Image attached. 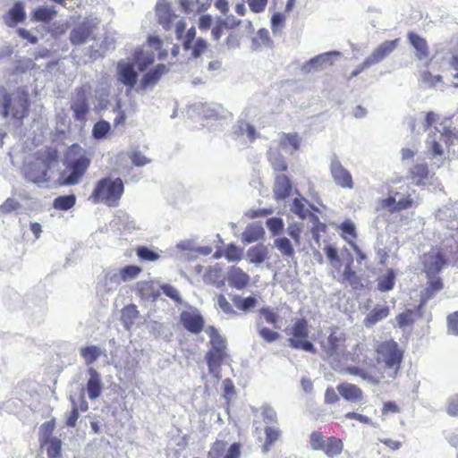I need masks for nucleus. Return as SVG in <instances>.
Listing matches in <instances>:
<instances>
[{
    "mask_svg": "<svg viewBox=\"0 0 458 458\" xmlns=\"http://www.w3.org/2000/svg\"><path fill=\"white\" fill-rule=\"evenodd\" d=\"M29 98L23 91L8 92L0 87V115L11 119L15 126H21L28 114Z\"/></svg>",
    "mask_w": 458,
    "mask_h": 458,
    "instance_id": "1",
    "label": "nucleus"
},
{
    "mask_svg": "<svg viewBox=\"0 0 458 458\" xmlns=\"http://www.w3.org/2000/svg\"><path fill=\"white\" fill-rule=\"evenodd\" d=\"M377 362L382 369L381 377L394 379L398 376L403 352L394 340L381 343L377 350Z\"/></svg>",
    "mask_w": 458,
    "mask_h": 458,
    "instance_id": "2",
    "label": "nucleus"
},
{
    "mask_svg": "<svg viewBox=\"0 0 458 458\" xmlns=\"http://www.w3.org/2000/svg\"><path fill=\"white\" fill-rule=\"evenodd\" d=\"M123 191L124 185L121 178L105 177L98 181L89 199L95 204L117 207Z\"/></svg>",
    "mask_w": 458,
    "mask_h": 458,
    "instance_id": "3",
    "label": "nucleus"
},
{
    "mask_svg": "<svg viewBox=\"0 0 458 458\" xmlns=\"http://www.w3.org/2000/svg\"><path fill=\"white\" fill-rule=\"evenodd\" d=\"M286 334L291 335L287 340L288 345L296 350H302L310 353H317V348L308 340L310 329L306 318H301L293 320L292 327L286 329Z\"/></svg>",
    "mask_w": 458,
    "mask_h": 458,
    "instance_id": "4",
    "label": "nucleus"
},
{
    "mask_svg": "<svg viewBox=\"0 0 458 458\" xmlns=\"http://www.w3.org/2000/svg\"><path fill=\"white\" fill-rule=\"evenodd\" d=\"M345 334L342 331L332 330L327 342L321 344L325 359L335 368L338 366L346 356Z\"/></svg>",
    "mask_w": 458,
    "mask_h": 458,
    "instance_id": "5",
    "label": "nucleus"
},
{
    "mask_svg": "<svg viewBox=\"0 0 458 458\" xmlns=\"http://www.w3.org/2000/svg\"><path fill=\"white\" fill-rule=\"evenodd\" d=\"M454 138L455 134L450 127L444 126L442 131L435 127L434 131L428 133L426 140L428 153L432 158L443 160L445 158V151L442 142H444L446 147H449L453 144Z\"/></svg>",
    "mask_w": 458,
    "mask_h": 458,
    "instance_id": "6",
    "label": "nucleus"
},
{
    "mask_svg": "<svg viewBox=\"0 0 458 458\" xmlns=\"http://www.w3.org/2000/svg\"><path fill=\"white\" fill-rule=\"evenodd\" d=\"M53 162L49 155H38L24 163L23 174L26 179L34 183H41L47 181V171Z\"/></svg>",
    "mask_w": 458,
    "mask_h": 458,
    "instance_id": "7",
    "label": "nucleus"
},
{
    "mask_svg": "<svg viewBox=\"0 0 458 458\" xmlns=\"http://www.w3.org/2000/svg\"><path fill=\"white\" fill-rule=\"evenodd\" d=\"M99 24L100 20L98 18L93 16L86 17L71 30L69 34L70 42L74 46H80L89 40L95 39Z\"/></svg>",
    "mask_w": 458,
    "mask_h": 458,
    "instance_id": "8",
    "label": "nucleus"
},
{
    "mask_svg": "<svg viewBox=\"0 0 458 458\" xmlns=\"http://www.w3.org/2000/svg\"><path fill=\"white\" fill-rule=\"evenodd\" d=\"M180 322L188 332L195 335L199 334L205 325V320L200 311L191 306H189V310L181 312Z\"/></svg>",
    "mask_w": 458,
    "mask_h": 458,
    "instance_id": "9",
    "label": "nucleus"
},
{
    "mask_svg": "<svg viewBox=\"0 0 458 458\" xmlns=\"http://www.w3.org/2000/svg\"><path fill=\"white\" fill-rule=\"evenodd\" d=\"M330 174L335 183L344 189L352 190L354 182L351 173L343 166L337 157H334L330 164Z\"/></svg>",
    "mask_w": 458,
    "mask_h": 458,
    "instance_id": "10",
    "label": "nucleus"
},
{
    "mask_svg": "<svg viewBox=\"0 0 458 458\" xmlns=\"http://www.w3.org/2000/svg\"><path fill=\"white\" fill-rule=\"evenodd\" d=\"M340 55V52L329 51L320 55H318L301 66V71L304 73H310L311 72H319L334 64L333 57Z\"/></svg>",
    "mask_w": 458,
    "mask_h": 458,
    "instance_id": "11",
    "label": "nucleus"
},
{
    "mask_svg": "<svg viewBox=\"0 0 458 458\" xmlns=\"http://www.w3.org/2000/svg\"><path fill=\"white\" fill-rule=\"evenodd\" d=\"M71 109L73 112V117L77 121H84L89 111V100L86 91L79 89L71 103Z\"/></svg>",
    "mask_w": 458,
    "mask_h": 458,
    "instance_id": "12",
    "label": "nucleus"
},
{
    "mask_svg": "<svg viewBox=\"0 0 458 458\" xmlns=\"http://www.w3.org/2000/svg\"><path fill=\"white\" fill-rule=\"evenodd\" d=\"M117 80L131 89L138 80V73L134 64L130 62L119 61L117 64Z\"/></svg>",
    "mask_w": 458,
    "mask_h": 458,
    "instance_id": "13",
    "label": "nucleus"
},
{
    "mask_svg": "<svg viewBox=\"0 0 458 458\" xmlns=\"http://www.w3.org/2000/svg\"><path fill=\"white\" fill-rule=\"evenodd\" d=\"M399 43L400 38L384 41L378 45L367 58L372 65L379 64L398 47Z\"/></svg>",
    "mask_w": 458,
    "mask_h": 458,
    "instance_id": "14",
    "label": "nucleus"
},
{
    "mask_svg": "<svg viewBox=\"0 0 458 458\" xmlns=\"http://www.w3.org/2000/svg\"><path fill=\"white\" fill-rule=\"evenodd\" d=\"M226 279L230 287L243 290L250 284V277L241 267L232 266L227 271Z\"/></svg>",
    "mask_w": 458,
    "mask_h": 458,
    "instance_id": "15",
    "label": "nucleus"
},
{
    "mask_svg": "<svg viewBox=\"0 0 458 458\" xmlns=\"http://www.w3.org/2000/svg\"><path fill=\"white\" fill-rule=\"evenodd\" d=\"M94 43L90 46V57L97 59L104 55L107 51L114 49L115 39L109 34H105L103 37L96 38Z\"/></svg>",
    "mask_w": 458,
    "mask_h": 458,
    "instance_id": "16",
    "label": "nucleus"
},
{
    "mask_svg": "<svg viewBox=\"0 0 458 458\" xmlns=\"http://www.w3.org/2000/svg\"><path fill=\"white\" fill-rule=\"evenodd\" d=\"M156 14L158 23L165 30H169L173 26L174 20L178 17L171 13L169 4L165 0H158L156 6Z\"/></svg>",
    "mask_w": 458,
    "mask_h": 458,
    "instance_id": "17",
    "label": "nucleus"
},
{
    "mask_svg": "<svg viewBox=\"0 0 458 458\" xmlns=\"http://www.w3.org/2000/svg\"><path fill=\"white\" fill-rule=\"evenodd\" d=\"M445 260L440 252H430L425 256L424 268L428 277L435 276L443 268Z\"/></svg>",
    "mask_w": 458,
    "mask_h": 458,
    "instance_id": "18",
    "label": "nucleus"
},
{
    "mask_svg": "<svg viewBox=\"0 0 458 458\" xmlns=\"http://www.w3.org/2000/svg\"><path fill=\"white\" fill-rule=\"evenodd\" d=\"M88 374L89 376L86 386L88 396L90 400H95L102 393L103 383L101 376L93 367L89 368Z\"/></svg>",
    "mask_w": 458,
    "mask_h": 458,
    "instance_id": "19",
    "label": "nucleus"
},
{
    "mask_svg": "<svg viewBox=\"0 0 458 458\" xmlns=\"http://www.w3.org/2000/svg\"><path fill=\"white\" fill-rule=\"evenodd\" d=\"M66 165H89L90 158L87 151L78 144L72 145L65 154Z\"/></svg>",
    "mask_w": 458,
    "mask_h": 458,
    "instance_id": "20",
    "label": "nucleus"
},
{
    "mask_svg": "<svg viewBox=\"0 0 458 458\" xmlns=\"http://www.w3.org/2000/svg\"><path fill=\"white\" fill-rule=\"evenodd\" d=\"M167 72L168 68L165 64H158L154 69L148 71L142 76L140 84V89L145 90L149 87H153L157 83L162 75L165 74Z\"/></svg>",
    "mask_w": 458,
    "mask_h": 458,
    "instance_id": "21",
    "label": "nucleus"
},
{
    "mask_svg": "<svg viewBox=\"0 0 458 458\" xmlns=\"http://www.w3.org/2000/svg\"><path fill=\"white\" fill-rule=\"evenodd\" d=\"M336 390L344 400L351 403H358L363 398L362 390L358 386L351 383H341L337 385Z\"/></svg>",
    "mask_w": 458,
    "mask_h": 458,
    "instance_id": "22",
    "label": "nucleus"
},
{
    "mask_svg": "<svg viewBox=\"0 0 458 458\" xmlns=\"http://www.w3.org/2000/svg\"><path fill=\"white\" fill-rule=\"evenodd\" d=\"M292 182L285 174H278L274 184V195L277 200L285 199L292 192Z\"/></svg>",
    "mask_w": 458,
    "mask_h": 458,
    "instance_id": "23",
    "label": "nucleus"
},
{
    "mask_svg": "<svg viewBox=\"0 0 458 458\" xmlns=\"http://www.w3.org/2000/svg\"><path fill=\"white\" fill-rule=\"evenodd\" d=\"M226 353L224 350L210 349L206 354V360L210 374L218 377L219 368Z\"/></svg>",
    "mask_w": 458,
    "mask_h": 458,
    "instance_id": "24",
    "label": "nucleus"
},
{
    "mask_svg": "<svg viewBox=\"0 0 458 458\" xmlns=\"http://www.w3.org/2000/svg\"><path fill=\"white\" fill-rule=\"evenodd\" d=\"M25 18L24 4L22 2H16L13 6L9 9L4 20L8 27H14L18 23L22 22Z\"/></svg>",
    "mask_w": 458,
    "mask_h": 458,
    "instance_id": "25",
    "label": "nucleus"
},
{
    "mask_svg": "<svg viewBox=\"0 0 458 458\" xmlns=\"http://www.w3.org/2000/svg\"><path fill=\"white\" fill-rule=\"evenodd\" d=\"M428 286L425 288V290L423 292H421L420 304L419 308L425 305L426 302L429 299L433 298L434 295L437 293H438L439 291H441L444 287L441 278L435 277V276H431V277H428Z\"/></svg>",
    "mask_w": 458,
    "mask_h": 458,
    "instance_id": "26",
    "label": "nucleus"
},
{
    "mask_svg": "<svg viewBox=\"0 0 458 458\" xmlns=\"http://www.w3.org/2000/svg\"><path fill=\"white\" fill-rule=\"evenodd\" d=\"M301 138L297 133H281L279 134V146L284 151L293 154L299 149Z\"/></svg>",
    "mask_w": 458,
    "mask_h": 458,
    "instance_id": "27",
    "label": "nucleus"
},
{
    "mask_svg": "<svg viewBox=\"0 0 458 458\" xmlns=\"http://www.w3.org/2000/svg\"><path fill=\"white\" fill-rule=\"evenodd\" d=\"M389 315V307L385 304H377L364 318V325L370 327Z\"/></svg>",
    "mask_w": 458,
    "mask_h": 458,
    "instance_id": "28",
    "label": "nucleus"
},
{
    "mask_svg": "<svg viewBox=\"0 0 458 458\" xmlns=\"http://www.w3.org/2000/svg\"><path fill=\"white\" fill-rule=\"evenodd\" d=\"M268 256V249L262 243L256 244L247 250V258L250 263L256 266L263 263Z\"/></svg>",
    "mask_w": 458,
    "mask_h": 458,
    "instance_id": "29",
    "label": "nucleus"
},
{
    "mask_svg": "<svg viewBox=\"0 0 458 458\" xmlns=\"http://www.w3.org/2000/svg\"><path fill=\"white\" fill-rule=\"evenodd\" d=\"M408 39L411 45L416 49V55L420 60L428 56V47L427 41L415 32H409Z\"/></svg>",
    "mask_w": 458,
    "mask_h": 458,
    "instance_id": "30",
    "label": "nucleus"
},
{
    "mask_svg": "<svg viewBox=\"0 0 458 458\" xmlns=\"http://www.w3.org/2000/svg\"><path fill=\"white\" fill-rule=\"evenodd\" d=\"M265 233L263 226L259 223H252L247 225L242 233V241L247 243H251L259 241Z\"/></svg>",
    "mask_w": 458,
    "mask_h": 458,
    "instance_id": "31",
    "label": "nucleus"
},
{
    "mask_svg": "<svg viewBox=\"0 0 458 458\" xmlns=\"http://www.w3.org/2000/svg\"><path fill=\"white\" fill-rule=\"evenodd\" d=\"M274 247L276 248L286 259H293L295 256L293 244L291 240L285 236L276 238L274 240Z\"/></svg>",
    "mask_w": 458,
    "mask_h": 458,
    "instance_id": "32",
    "label": "nucleus"
},
{
    "mask_svg": "<svg viewBox=\"0 0 458 458\" xmlns=\"http://www.w3.org/2000/svg\"><path fill=\"white\" fill-rule=\"evenodd\" d=\"M347 373L352 376L360 377L362 380L373 386H378L383 377L381 376L372 375L363 368L350 366L346 369Z\"/></svg>",
    "mask_w": 458,
    "mask_h": 458,
    "instance_id": "33",
    "label": "nucleus"
},
{
    "mask_svg": "<svg viewBox=\"0 0 458 458\" xmlns=\"http://www.w3.org/2000/svg\"><path fill=\"white\" fill-rule=\"evenodd\" d=\"M396 274L394 269L388 268L386 272L377 279V290L382 293L391 291L395 284Z\"/></svg>",
    "mask_w": 458,
    "mask_h": 458,
    "instance_id": "34",
    "label": "nucleus"
},
{
    "mask_svg": "<svg viewBox=\"0 0 458 458\" xmlns=\"http://www.w3.org/2000/svg\"><path fill=\"white\" fill-rule=\"evenodd\" d=\"M69 168V174L64 179L66 185H74L78 183L88 169L89 165H66Z\"/></svg>",
    "mask_w": 458,
    "mask_h": 458,
    "instance_id": "35",
    "label": "nucleus"
},
{
    "mask_svg": "<svg viewBox=\"0 0 458 458\" xmlns=\"http://www.w3.org/2000/svg\"><path fill=\"white\" fill-rule=\"evenodd\" d=\"M57 14V11L54 6L42 5L36 8L32 13V20L35 21L48 22Z\"/></svg>",
    "mask_w": 458,
    "mask_h": 458,
    "instance_id": "36",
    "label": "nucleus"
},
{
    "mask_svg": "<svg viewBox=\"0 0 458 458\" xmlns=\"http://www.w3.org/2000/svg\"><path fill=\"white\" fill-rule=\"evenodd\" d=\"M233 304L243 312H249L258 304V299L254 296L242 297L235 294L232 298Z\"/></svg>",
    "mask_w": 458,
    "mask_h": 458,
    "instance_id": "37",
    "label": "nucleus"
},
{
    "mask_svg": "<svg viewBox=\"0 0 458 458\" xmlns=\"http://www.w3.org/2000/svg\"><path fill=\"white\" fill-rule=\"evenodd\" d=\"M139 311L137 307L133 304L125 306L122 310L121 321L124 328L130 330L134 324V320L137 318Z\"/></svg>",
    "mask_w": 458,
    "mask_h": 458,
    "instance_id": "38",
    "label": "nucleus"
},
{
    "mask_svg": "<svg viewBox=\"0 0 458 458\" xmlns=\"http://www.w3.org/2000/svg\"><path fill=\"white\" fill-rule=\"evenodd\" d=\"M206 333L210 337L211 349L225 351L226 340L219 334L218 330L215 327L209 326L206 329Z\"/></svg>",
    "mask_w": 458,
    "mask_h": 458,
    "instance_id": "39",
    "label": "nucleus"
},
{
    "mask_svg": "<svg viewBox=\"0 0 458 458\" xmlns=\"http://www.w3.org/2000/svg\"><path fill=\"white\" fill-rule=\"evenodd\" d=\"M267 155L269 163L276 172H284L287 170V164L284 156L279 151L270 148Z\"/></svg>",
    "mask_w": 458,
    "mask_h": 458,
    "instance_id": "40",
    "label": "nucleus"
},
{
    "mask_svg": "<svg viewBox=\"0 0 458 458\" xmlns=\"http://www.w3.org/2000/svg\"><path fill=\"white\" fill-rule=\"evenodd\" d=\"M80 353L87 365L94 363L101 355V349L89 345L80 349Z\"/></svg>",
    "mask_w": 458,
    "mask_h": 458,
    "instance_id": "41",
    "label": "nucleus"
},
{
    "mask_svg": "<svg viewBox=\"0 0 458 458\" xmlns=\"http://www.w3.org/2000/svg\"><path fill=\"white\" fill-rule=\"evenodd\" d=\"M141 271L142 269L139 266L127 265L120 269L119 277L123 282H129L135 279Z\"/></svg>",
    "mask_w": 458,
    "mask_h": 458,
    "instance_id": "42",
    "label": "nucleus"
},
{
    "mask_svg": "<svg viewBox=\"0 0 458 458\" xmlns=\"http://www.w3.org/2000/svg\"><path fill=\"white\" fill-rule=\"evenodd\" d=\"M137 291L140 294L141 298L149 299L153 301L157 300L159 293H155L153 290V283L149 281H140L137 283Z\"/></svg>",
    "mask_w": 458,
    "mask_h": 458,
    "instance_id": "43",
    "label": "nucleus"
},
{
    "mask_svg": "<svg viewBox=\"0 0 458 458\" xmlns=\"http://www.w3.org/2000/svg\"><path fill=\"white\" fill-rule=\"evenodd\" d=\"M343 449V444L340 440L335 437H329L326 441V444L322 449L325 454L329 457H335L338 455Z\"/></svg>",
    "mask_w": 458,
    "mask_h": 458,
    "instance_id": "44",
    "label": "nucleus"
},
{
    "mask_svg": "<svg viewBox=\"0 0 458 458\" xmlns=\"http://www.w3.org/2000/svg\"><path fill=\"white\" fill-rule=\"evenodd\" d=\"M76 198L74 195H64L55 199L53 207L55 209L66 211L75 205Z\"/></svg>",
    "mask_w": 458,
    "mask_h": 458,
    "instance_id": "45",
    "label": "nucleus"
},
{
    "mask_svg": "<svg viewBox=\"0 0 458 458\" xmlns=\"http://www.w3.org/2000/svg\"><path fill=\"white\" fill-rule=\"evenodd\" d=\"M266 441L263 445V452L267 453L270 446L279 438L280 431L275 426H267L265 428Z\"/></svg>",
    "mask_w": 458,
    "mask_h": 458,
    "instance_id": "46",
    "label": "nucleus"
},
{
    "mask_svg": "<svg viewBox=\"0 0 458 458\" xmlns=\"http://www.w3.org/2000/svg\"><path fill=\"white\" fill-rule=\"evenodd\" d=\"M271 39L269 38V32L266 29H260L256 37L252 38V48L258 49L263 47L270 46Z\"/></svg>",
    "mask_w": 458,
    "mask_h": 458,
    "instance_id": "47",
    "label": "nucleus"
},
{
    "mask_svg": "<svg viewBox=\"0 0 458 458\" xmlns=\"http://www.w3.org/2000/svg\"><path fill=\"white\" fill-rule=\"evenodd\" d=\"M256 328L259 336L267 343H273L280 337L279 333L276 331H273L267 327H263L260 320L256 322Z\"/></svg>",
    "mask_w": 458,
    "mask_h": 458,
    "instance_id": "48",
    "label": "nucleus"
},
{
    "mask_svg": "<svg viewBox=\"0 0 458 458\" xmlns=\"http://www.w3.org/2000/svg\"><path fill=\"white\" fill-rule=\"evenodd\" d=\"M136 254L140 260L148 262L156 261L160 258V255L157 251L146 246L138 247Z\"/></svg>",
    "mask_w": 458,
    "mask_h": 458,
    "instance_id": "49",
    "label": "nucleus"
},
{
    "mask_svg": "<svg viewBox=\"0 0 458 458\" xmlns=\"http://www.w3.org/2000/svg\"><path fill=\"white\" fill-rule=\"evenodd\" d=\"M44 442L48 445L47 449L48 458H59L62 447L61 440L57 437H51Z\"/></svg>",
    "mask_w": 458,
    "mask_h": 458,
    "instance_id": "50",
    "label": "nucleus"
},
{
    "mask_svg": "<svg viewBox=\"0 0 458 458\" xmlns=\"http://www.w3.org/2000/svg\"><path fill=\"white\" fill-rule=\"evenodd\" d=\"M324 251L330 264L334 267L339 269L341 266V260L338 255L337 249L331 244H327L324 247Z\"/></svg>",
    "mask_w": 458,
    "mask_h": 458,
    "instance_id": "51",
    "label": "nucleus"
},
{
    "mask_svg": "<svg viewBox=\"0 0 458 458\" xmlns=\"http://www.w3.org/2000/svg\"><path fill=\"white\" fill-rule=\"evenodd\" d=\"M110 123L105 120H101L95 123L93 130H92V135L95 139L100 140L106 136V134L110 131Z\"/></svg>",
    "mask_w": 458,
    "mask_h": 458,
    "instance_id": "52",
    "label": "nucleus"
},
{
    "mask_svg": "<svg viewBox=\"0 0 458 458\" xmlns=\"http://www.w3.org/2000/svg\"><path fill=\"white\" fill-rule=\"evenodd\" d=\"M259 314L264 317L267 324L272 325L274 327L278 328L277 323L279 321V315L274 312L269 307H263L259 310Z\"/></svg>",
    "mask_w": 458,
    "mask_h": 458,
    "instance_id": "53",
    "label": "nucleus"
},
{
    "mask_svg": "<svg viewBox=\"0 0 458 458\" xmlns=\"http://www.w3.org/2000/svg\"><path fill=\"white\" fill-rule=\"evenodd\" d=\"M163 293L172 299L177 304L182 303V298L179 293V291L169 284H164L160 286Z\"/></svg>",
    "mask_w": 458,
    "mask_h": 458,
    "instance_id": "54",
    "label": "nucleus"
},
{
    "mask_svg": "<svg viewBox=\"0 0 458 458\" xmlns=\"http://www.w3.org/2000/svg\"><path fill=\"white\" fill-rule=\"evenodd\" d=\"M266 225L273 235H279L284 228V221L280 217H270L267 220Z\"/></svg>",
    "mask_w": 458,
    "mask_h": 458,
    "instance_id": "55",
    "label": "nucleus"
},
{
    "mask_svg": "<svg viewBox=\"0 0 458 458\" xmlns=\"http://www.w3.org/2000/svg\"><path fill=\"white\" fill-rule=\"evenodd\" d=\"M216 304L226 315H233V316L237 315V312L233 310V306L226 300L225 295L219 294L216 297Z\"/></svg>",
    "mask_w": 458,
    "mask_h": 458,
    "instance_id": "56",
    "label": "nucleus"
},
{
    "mask_svg": "<svg viewBox=\"0 0 458 458\" xmlns=\"http://www.w3.org/2000/svg\"><path fill=\"white\" fill-rule=\"evenodd\" d=\"M420 81L425 87L431 88L436 87L438 82L442 81L440 75H432L428 72H423L420 75Z\"/></svg>",
    "mask_w": 458,
    "mask_h": 458,
    "instance_id": "57",
    "label": "nucleus"
},
{
    "mask_svg": "<svg viewBox=\"0 0 458 458\" xmlns=\"http://www.w3.org/2000/svg\"><path fill=\"white\" fill-rule=\"evenodd\" d=\"M291 210L302 219L306 218L308 215H311L310 212L305 208L304 204L299 199H293Z\"/></svg>",
    "mask_w": 458,
    "mask_h": 458,
    "instance_id": "58",
    "label": "nucleus"
},
{
    "mask_svg": "<svg viewBox=\"0 0 458 458\" xmlns=\"http://www.w3.org/2000/svg\"><path fill=\"white\" fill-rule=\"evenodd\" d=\"M398 192L394 195H389L387 198L383 199L378 203V208L386 209L389 212H395L396 196Z\"/></svg>",
    "mask_w": 458,
    "mask_h": 458,
    "instance_id": "59",
    "label": "nucleus"
},
{
    "mask_svg": "<svg viewBox=\"0 0 458 458\" xmlns=\"http://www.w3.org/2000/svg\"><path fill=\"white\" fill-rule=\"evenodd\" d=\"M70 400L72 402V409L67 414L66 425L68 427L73 428V427H75L77 420L79 418V408H78L77 403L75 402V400L73 399L72 396H71Z\"/></svg>",
    "mask_w": 458,
    "mask_h": 458,
    "instance_id": "60",
    "label": "nucleus"
},
{
    "mask_svg": "<svg viewBox=\"0 0 458 458\" xmlns=\"http://www.w3.org/2000/svg\"><path fill=\"white\" fill-rule=\"evenodd\" d=\"M414 311L407 310L406 311L399 314L396 317L397 323L400 327H404L411 325L414 321Z\"/></svg>",
    "mask_w": 458,
    "mask_h": 458,
    "instance_id": "61",
    "label": "nucleus"
},
{
    "mask_svg": "<svg viewBox=\"0 0 458 458\" xmlns=\"http://www.w3.org/2000/svg\"><path fill=\"white\" fill-rule=\"evenodd\" d=\"M286 233L293 240L295 245L301 244V226L300 225L296 223L289 225Z\"/></svg>",
    "mask_w": 458,
    "mask_h": 458,
    "instance_id": "62",
    "label": "nucleus"
},
{
    "mask_svg": "<svg viewBox=\"0 0 458 458\" xmlns=\"http://www.w3.org/2000/svg\"><path fill=\"white\" fill-rule=\"evenodd\" d=\"M21 207L20 203L12 198H8L1 206H0V214L5 215L12 211L17 210Z\"/></svg>",
    "mask_w": 458,
    "mask_h": 458,
    "instance_id": "63",
    "label": "nucleus"
},
{
    "mask_svg": "<svg viewBox=\"0 0 458 458\" xmlns=\"http://www.w3.org/2000/svg\"><path fill=\"white\" fill-rule=\"evenodd\" d=\"M448 332L452 335H458V311L450 314L447 317Z\"/></svg>",
    "mask_w": 458,
    "mask_h": 458,
    "instance_id": "64",
    "label": "nucleus"
}]
</instances>
